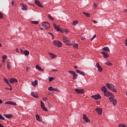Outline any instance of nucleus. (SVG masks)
<instances>
[{"label": "nucleus", "mask_w": 127, "mask_h": 127, "mask_svg": "<svg viewBox=\"0 0 127 127\" xmlns=\"http://www.w3.org/2000/svg\"><path fill=\"white\" fill-rule=\"evenodd\" d=\"M53 44H54V45H55V46H57L59 48H60L62 46V43L59 41L55 40L53 42Z\"/></svg>", "instance_id": "obj_1"}, {"label": "nucleus", "mask_w": 127, "mask_h": 127, "mask_svg": "<svg viewBox=\"0 0 127 127\" xmlns=\"http://www.w3.org/2000/svg\"><path fill=\"white\" fill-rule=\"evenodd\" d=\"M42 25L45 29H48L50 27V24L48 22H42Z\"/></svg>", "instance_id": "obj_2"}, {"label": "nucleus", "mask_w": 127, "mask_h": 127, "mask_svg": "<svg viewBox=\"0 0 127 127\" xmlns=\"http://www.w3.org/2000/svg\"><path fill=\"white\" fill-rule=\"evenodd\" d=\"M68 72L70 74H71L72 75H73V80H75V79H77V78H78V74H77V73H76L75 71H72V70H69Z\"/></svg>", "instance_id": "obj_3"}, {"label": "nucleus", "mask_w": 127, "mask_h": 127, "mask_svg": "<svg viewBox=\"0 0 127 127\" xmlns=\"http://www.w3.org/2000/svg\"><path fill=\"white\" fill-rule=\"evenodd\" d=\"M115 95L114 94H112V103L114 106H116L118 103V100L117 99H114Z\"/></svg>", "instance_id": "obj_4"}, {"label": "nucleus", "mask_w": 127, "mask_h": 127, "mask_svg": "<svg viewBox=\"0 0 127 127\" xmlns=\"http://www.w3.org/2000/svg\"><path fill=\"white\" fill-rule=\"evenodd\" d=\"M91 98L94 100H100L101 99V95L99 94H96L95 95L91 96Z\"/></svg>", "instance_id": "obj_5"}, {"label": "nucleus", "mask_w": 127, "mask_h": 127, "mask_svg": "<svg viewBox=\"0 0 127 127\" xmlns=\"http://www.w3.org/2000/svg\"><path fill=\"white\" fill-rule=\"evenodd\" d=\"M74 91L77 92V94H84L85 93V90L84 89H74Z\"/></svg>", "instance_id": "obj_6"}, {"label": "nucleus", "mask_w": 127, "mask_h": 127, "mask_svg": "<svg viewBox=\"0 0 127 127\" xmlns=\"http://www.w3.org/2000/svg\"><path fill=\"white\" fill-rule=\"evenodd\" d=\"M41 107L43 111H45V112H48V110H47V108L44 106V103H43L42 101H41Z\"/></svg>", "instance_id": "obj_7"}, {"label": "nucleus", "mask_w": 127, "mask_h": 127, "mask_svg": "<svg viewBox=\"0 0 127 127\" xmlns=\"http://www.w3.org/2000/svg\"><path fill=\"white\" fill-rule=\"evenodd\" d=\"M35 3L36 5H37L38 6H39V7H42V8L44 7V6H43L42 5V4L40 2V1L38 0H35Z\"/></svg>", "instance_id": "obj_8"}, {"label": "nucleus", "mask_w": 127, "mask_h": 127, "mask_svg": "<svg viewBox=\"0 0 127 127\" xmlns=\"http://www.w3.org/2000/svg\"><path fill=\"white\" fill-rule=\"evenodd\" d=\"M96 112L98 113V114L99 115H102V113H103V109H101L100 108H97L95 109Z\"/></svg>", "instance_id": "obj_9"}, {"label": "nucleus", "mask_w": 127, "mask_h": 127, "mask_svg": "<svg viewBox=\"0 0 127 127\" xmlns=\"http://www.w3.org/2000/svg\"><path fill=\"white\" fill-rule=\"evenodd\" d=\"M9 82L11 83V84H13V83H17L18 81L15 78H11L9 79Z\"/></svg>", "instance_id": "obj_10"}, {"label": "nucleus", "mask_w": 127, "mask_h": 127, "mask_svg": "<svg viewBox=\"0 0 127 127\" xmlns=\"http://www.w3.org/2000/svg\"><path fill=\"white\" fill-rule=\"evenodd\" d=\"M83 119L84 120V121H85L86 123H90V120L89 119V118H88V117H87V115L83 114Z\"/></svg>", "instance_id": "obj_11"}, {"label": "nucleus", "mask_w": 127, "mask_h": 127, "mask_svg": "<svg viewBox=\"0 0 127 127\" xmlns=\"http://www.w3.org/2000/svg\"><path fill=\"white\" fill-rule=\"evenodd\" d=\"M97 67L98 68V70L99 72H103V67L100 65L99 63H97L96 64Z\"/></svg>", "instance_id": "obj_12"}, {"label": "nucleus", "mask_w": 127, "mask_h": 127, "mask_svg": "<svg viewBox=\"0 0 127 127\" xmlns=\"http://www.w3.org/2000/svg\"><path fill=\"white\" fill-rule=\"evenodd\" d=\"M53 25L55 29H56V30H57V31H60V29H61L60 25H58L56 26V24H55V23H53Z\"/></svg>", "instance_id": "obj_13"}, {"label": "nucleus", "mask_w": 127, "mask_h": 127, "mask_svg": "<svg viewBox=\"0 0 127 127\" xmlns=\"http://www.w3.org/2000/svg\"><path fill=\"white\" fill-rule=\"evenodd\" d=\"M101 54H102L104 58H109V54L106 52H102Z\"/></svg>", "instance_id": "obj_14"}, {"label": "nucleus", "mask_w": 127, "mask_h": 127, "mask_svg": "<svg viewBox=\"0 0 127 127\" xmlns=\"http://www.w3.org/2000/svg\"><path fill=\"white\" fill-rule=\"evenodd\" d=\"M6 105H12V106H16V103L12 101H7L5 103Z\"/></svg>", "instance_id": "obj_15"}, {"label": "nucleus", "mask_w": 127, "mask_h": 127, "mask_svg": "<svg viewBox=\"0 0 127 127\" xmlns=\"http://www.w3.org/2000/svg\"><path fill=\"white\" fill-rule=\"evenodd\" d=\"M20 5L21 6H22V7H21L22 10H27V5H25L24 4L21 3H20Z\"/></svg>", "instance_id": "obj_16"}, {"label": "nucleus", "mask_w": 127, "mask_h": 127, "mask_svg": "<svg viewBox=\"0 0 127 127\" xmlns=\"http://www.w3.org/2000/svg\"><path fill=\"white\" fill-rule=\"evenodd\" d=\"M104 95L105 97H110V96H112V93L107 91L106 93H104Z\"/></svg>", "instance_id": "obj_17"}, {"label": "nucleus", "mask_w": 127, "mask_h": 127, "mask_svg": "<svg viewBox=\"0 0 127 127\" xmlns=\"http://www.w3.org/2000/svg\"><path fill=\"white\" fill-rule=\"evenodd\" d=\"M36 69H37V70H38L39 71H41V72H44V69H43V68H41V67H40L39 66V65L37 64L36 65Z\"/></svg>", "instance_id": "obj_18"}, {"label": "nucleus", "mask_w": 127, "mask_h": 127, "mask_svg": "<svg viewBox=\"0 0 127 127\" xmlns=\"http://www.w3.org/2000/svg\"><path fill=\"white\" fill-rule=\"evenodd\" d=\"M101 91H102V92H103V94H104L105 93H106V92H107L108 91L106 86H103L102 87Z\"/></svg>", "instance_id": "obj_19"}, {"label": "nucleus", "mask_w": 127, "mask_h": 127, "mask_svg": "<svg viewBox=\"0 0 127 127\" xmlns=\"http://www.w3.org/2000/svg\"><path fill=\"white\" fill-rule=\"evenodd\" d=\"M31 96H32V97H33V98H36V99H38V94L34 92H32L31 94Z\"/></svg>", "instance_id": "obj_20"}, {"label": "nucleus", "mask_w": 127, "mask_h": 127, "mask_svg": "<svg viewBox=\"0 0 127 127\" xmlns=\"http://www.w3.org/2000/svg\"><path fill=\"white\" fill-rule=\"evenodd\" d=\"M3 116L7 119H11L12 118V115L11 114H4Z\"/></svg>", "instance_id": "obj_21"}, {"label": "nucleus", "mask_w": 127, "mask_h": 127, "mask_svg": "<svg viewBox=\"0 0 127 127\" xmlns=\"http://www.w3.org/2000/svg\"><path fill=\"white\" fill-rule=\"evenodd\" d=\"M112 92H114V93H117V92H118L117 89L116 88V86L113 84L112 85Z\"/></svg>", "instance_id": "obj_22"}, {"label": "nucleus", "mask_w": 127, "mask_h": 127, "mask_svg": "<svg viewBox=\"0 0 127 127\" xmlns=\"http://www.w3.org/2000/svg\"><path fill=\"white\" fill-rule=\"evenodd\" d=\"M38 84V81L37 80H35L34 82H32V85L33 87H35L37 86V84Z\"/></svg>", "instance_id": "obj_23"}, {"label": "nucleus", "mask_w": 127, "mask_h": 127, "mask_svg": "<svg viewBox=\"0 0 127 127\" xmlns=\"http://www.w3.org/2000/svg\"><path fill=\"white\" fill-rule=\"evenodd\" d=\"M63 40L64 43H67V42H69V40L67 39L66 37L64 36L63 38Z\"/></svg>", "instance_id": "obj_24"}, {"label": "nucleus", "mask_w": 127, "mask_h": 127, "mask_svg": "<svg viewBox=\"0 0 127 127\" xmlns=\"http://www.w3.org/2000/svg\"><path fill=\"white\" fill-rule=\"evenodd\" d=\"M103 51H106V52H110V49L108 47L102 48Z\"/></svg>", "instance_id": "obj_25"}, {"label": "nucleus", "mask_w": 127, "mask_h": 127, "mask_svg": "<svg viewBox=\"0 0 127 127\" xmlns=\"http://www.w3.org/2000/svg\"><path fill=\"white\" fill-rule=\"evenodd\" d=\"M23 54L25 55V56H28V55H29V51L26 50L25 51H23Z\"/></svg>", "instance_id": "obj_26"}, {"label": "nucleus", "mask_w": 127, "mask_h": 127, "mask_svg": "<svg viewBox=\"0 0 127 127\" xmlns=\"http://www.w3.org/2000/svg\"><path fill=\"white\" fill-rule=\"evenodd\" d=\"M49 55H50V56H51V58L53 59V58H55V57H56V55H54V54H52L50 52L48 53Z\"/></svg>", "instance_id": "obj_27"}, {"label": "nucleus", "mask_w": 127, "mask_h": 127, "mask_svg": "<svg viewBox=\"0 0 127 127\" xmlns=\"http://www.w3.org/2000/svg\"><path fill=\"white\" fill-rule=\"evenodd\" d=\"M36 119L38 122H41V119L38 114H36Z\"/></svg>", "instance_id": "obj_28"}, {"label": "nucleus", "mask_w": 127, "mask_h": 127, "mask_svg": "<svg viewBox=\"0 0 127 127\" xmlns=\"http://www.w3.org/2000/svg\"><path fill=\"white\" fill-rule=\"evenodd\" d=\"M60 31L62 33H64L65 32H66V33L68 32V30H66V29H63L62 28L60 29Z\"/></svg>", "instance_id": "obj_29"}, {"label": "nucleus", "mask_w": 127, "mask_h": 127, "mask_svg": "<svg viewBox=\"0 0 127 127\" xmlns=\"http://www.w3.org/2000/svg\"><path fill=\"white\" fill-rule=\"evenodd\" d=\"M106 87L109 89V90H111L112 89V85L110 84L109 83H106Z\"/></svg>", "instance_id": "obj_30"}, {"label": "nucleus", "mask_w": 127, "mask_h": 127, "mask_svg": "<svg viewBox=\"0 0 127 127\" xmlns=\"http://www.w3.org/2000/svg\"><path fill=\"white\" fill-rule=\"evenodd\" d=\"M83 13L86 15V17H90V16H91V15L89 13L83 12Z\"/></svg>", "instance_id": "obj_31"}, {"label": "nucleus", "mask_w": 127, "mask_h": 127, "mask_svg": "<svg viewBox=\"0 0 127 127\" xmlns=\"http://www.w3.org/2000/svg\"><path fill=\"white\" fill-rule=\"evenodd\" d=\"M79 37L81 38V40H84V39H85V37L84 35H80Z\"/></svg>", "instance_id": "obj_32"}, {"label": "nucleus", "mask_w": 127, "mask_h": 127, "mask_svg": "<svg viewBox=\"0 0 127 127\" xmlns=\"http://www.w3.org/2000/svg\"><path fill=\"white\" fill-rule=\"evenodd\" d=\"M7 67L8 68V69H10L11 68L10 63H9V62H7Z\"/></svg>", "instance_id": "obj_33"}, {"label": "nucleus", "mask_w": 127, "mask_h": 127, "mask_svg": "<svg viewBox=\"0 0 127 127\" xmlns=\"http://www.w3.org/2000/svg\"><path fill=\"white\" fill-rule=\"evenodd\" d=\"M78 23H79V22H78V20H75L73 22L72 24L73 25L75 26L76 24H78Z\"/></svg>", "instance_id": "obj_34"}, {"label": "nucleus", "mask_w": 127, "mask_h": 127, "mask_svg": "<svg viewBox=\"0 0 127 127\" xmlns=\"http://www.w3.org/2000/svg\"><path fill=\"white\" fill-rule=\"evenodd\" d=\"M54 79H55V78H54L52 76H51L49 79V82H52V81H53V80H54Z\"/></svg>", "instance_id": "obj_35"}, {"label": "nucleus", "mask_w": 127, "mask_h": 127, "mask_svg": "<svg viewBox=\"0 0 127 127\" xmlns=\"http://www.w3.org/2000/svg\"><path fill=\"white\" fill-rule=\"evenodd\" d=\"M79 47V46L77 44H75L73 45V48H76V49H78V47Z\"/></svg>", "instance_id": "obj_36"}, {"label": "nucleus", "mask_w": 127, "mask_h": 127, "mask_svg": "<svg viewBox=\"0 0 127 127\" xmlns=\"http://www.w3.org/2000/svg\"><path fill=\"white\" fill-rule=\"evenodd\" d=\"M106 65H108V66H112V63L110 62H107L105 63Z\"/></svg>", "instance_id": "obj_37"}, {"label": "nucleus", "mask_w": 127, "mask_h": 127, "mask_svg": "<svg viewBox=\"0 0 127 127\" xmlns=\"http://www.w3.org/2000/svg\"><path fill=\"white\" fill-rule=\"evenodd\" d=\"M48 17L49 19L51 20H54V19H53V17H52V16L50 15V14L48 15Z\"/></svg>", "instance_id": "obj_38"}, {"label": "nucleus", "mask_w": 127, "mask_h": 127, "mask_svg": "<svg viewBox=\"0 0 127 127\" xmlns=\"http://www.w3.org/2000/svg\"><path fill=\"white\" fill-rule=\"evenodd\" d=\"M31 22L33 24H38L39 23L37 21H32Z\"/></svg>", "instance_id": "obj_39"}, {"label": "nucleus", "mask_w": 127, "mask_h": 127, "mask_svg": "<svg viewBox=\"0 0 127 127\" xmlns=\"http://www.w3.org/2000/svg\"><path fill=\"white\" fill-rule=\"evenodd\" d=\"M48 90L49 91H53L54 90L53 87H52V86L49 87L48 88Z\"/></svg>", "instance_id": "obj_40"}, {"label": "nucleus", "mask_w": 127, "mask_h": 127, "mask_svg": "<svg viewBox=\"0 0 127 127\" xmlns=\"http://www.w3.org/2000/svg\"><path fill=\"white\" fill-rule=\"evenodd\" d=\"M0 120H2V121L5 120L4 117L2 116L1 114H0Z\"/></svg>", "instance_id": "obj_41"}, {"label": "nucleus", "mask_w": 127, "mask_h": 127, "mask_svg": "<svg viewBox=\"0 0 127 127\" xmlns=\"http://www.w3.org/2000/svg\"><path fill=\"white\" fill-rule=\"evenodd\" d=\"M1 18H3V15L0 12V19H1Z\"/></svg>", "instance_id": "obj_42"}, {"label": "nucleus", "mask_w": 127, "mask_h": 127, "mask_svg": "<svg viewBox=\"0 0 127 127\" xmlns=\"http://www.w3.org/2000/svg\"><path fill=\"white\" fill-rule=\"evenodd\" d=\"M4 81L6 84L9 83L8 80H7V79H6V78H4Z\"/></svg>", "instance_id": "obj_43"}, {"label": "nucleus", "mask_w": 127, "mask_h": 127, "mask_svg": "<svg viewBox=\"0 0 127 127\" xmlns=\"http://www.w3.org/2000/svg\"><path fill=\"white\" fill-rule=\"evenodd\" d=\"M79 74H80L81 75H82V76H84V77H85V73H84V72L83 71H80Z\"/></svg>", "instance_id": "obj_44"}, {"label": "nucleus", "mask_w": 127, "mask_h": 127, "mask_svg": "<svg viewBox=\"0 0 127 127\" xmlns=\"http://www.w3.org/2000/svg\"><path fill=\"white\" fill-rule=\"evenodd\" d=\"M48 34H50V35L52 36L53 39H54V35H53V34H52L50 32H48Z\"/></svg>", "instance_id": "obj_45"}, {"label": "nucleus", "mask_w": 127, "mask_h": 127, "mask_svg": "<svg viewBox=\"0 0 127 127\" xmlns=\"http://www.w3.org/2000/svg\"><path fill=\"white\" fill-rule=\"evenodd\" d=\"M119 127H126V125L124 124H120Z\"/></svg>", "instance_id": "obj_46"}, {"label": "nucleus", "mask_w": 127, "mask_h": 127, "mask_svg": "<svg viewBox=\"0 0 127 127\" xmlns=\"http://www.w3.org/2000/svg\"><path fill=\"white\" fill-rule=\"evenodd\" d=\"M96 35H94L93 36L92 38L91 39L90 41H92L93 39H95V38H96Z\"/></svg>", "instance_id": "obj_47"}, {"label": "nucleus", "mask_w": 127, "mask_h": 127, "mask_svg": "<svg viewBox=\"0 0 127 127\" xmlns=\"http://www.w3.org/2000/svg\"><path fill=\"white\" fill-rule=\"evenodd\" d=\"M53 91H56V92H60V90L57 88H54Z\"/></svg>", "instance_id": "obj_48"}, {"label": "nucleus", "mask_w": 127, "mask_h": 127, "mask_svg": "<svg viewBox=\"0 0 127 127\" xmlns=\"http://www.w3.org/2000/svg\"><path fill=\"white\" fill-rule=\"evenodd\" d=\"M42 100L43 101H47L48 99L46 97H44Z\"/></svg>", "instance_id": "obj_49"}, {"label": "nucleus", "mask_w": 127, "mask_h": 127, "mask_svg": "<svg viewBox=\"0 0 127 127\" xmlns=\"http://www.w3.org/2000/svg\"><path fill=\"white\" fill-rule=\"evenodd\" d=\"M6 58H7V57L5 55H4L3 57H2V59H4V60H6Z\"/></svg>", "instance_id": "obj_50"}, {"label": "nucleus", "mask_w": 127, "mask_h": 127, "mask_svg": "<svg viewBox=\"0 0 127 127\" xmlns=\"http://www.w3.org/2000/svg\"><path fill=\"white\" fill-rule=\"evenodd\" d=\"M49 108H52V105L50 103H48Z\"/></svg>", "instance_id": "obj_51"}, {"label": "nucleus", "mask_w": 127, "mask_h": 127, "mask_svg": "<svg viewBox=\"0 0 127 127\" xmlns=\"http://www.w3.org/2000/svg\"><path fill=\"white\" fill-rule=\"evenodd\" d=\"M53 72H58V69H52Z\"/></svg>", "instance_id": "obj_52"}, {"label": "nucleus", "mask_w": 127, "mask_h": 127, "mask_svg": "<svg viewBox=\"0 0 127 127\" xmlns=\"http://www.w3.org/2000/svg\"><path fill=\"white\" fill-rule=\"evenodd\" d=\"M11 5L12 6H14V1H12Z\"/></svg>", "instance_id": "obj_53"}, {"label": "nucleus", "mask_w": 127, "mask_h": 127, "mask_svg": "<svg viewBox=\"0 0 127 127\" xmlns=\"http://www.w3.org/2000/svg\"><path fill=\"white\" fill-rule=\"evenodd\" d=\"M66 45H68V46L72 45V44L70 43H66Z\"/></svg>", "instance_id": "obj_54"}, {"label": "nucleus", "mask_w": 127, "mask_h": 127, "mask_svg": "<svg viewBox=\"0 0 127 127\" xmlns=\"http://www.w3.org/2000/svg\"><path fill=\"white\" fill-rule=\"evenodd\" d=\"M93 4L95 6V8L98 6V4H96V3H93Z\"/></svg>", "instance_id": "obj_55"}, {"label": "nucleus", "mask_w": 127, "mask_h": 127, "mask_svg": "<svg viewBox=\"0 0 127 127\" xmlns=\"http://www.w3.org/2000/svg\"><path fill=\"white\" fill-rule=\"evenodd\" d=\"M29 69H30V67H28V66H27V67H26V71H27V72H29Z\"/></svg>", "instance_id": "obj_56"}, {"label": "nucleus", "mask_w": 127, "mask_h": 127, "mask_svg": "<svg viewBox=\"0 0 127 127\" xmlns=\"http://www.w3.org/2000/svg\"><path fill=\"white\" fill-rule=\"evenodd\" d=\"M80 71H79L78 69H76V73H80Z\"/></svg>", "instance_id": "obj_57"}, {"label": "nucleus", "mask_w": 127, "mask_h": 127, "mask_svg": "<svg viewBox=\"0 0 127 127\" xmlns=\"http://www.w3.org/2000/svg\"><path fill=\"white\" fill-rule=\"evenodd\" d=\"M92 21H93V22H94V23H97V21L94 20H93Z\"/></svg>", "instance_id": "obj_58"}, {"label": "nucleus", "mask_w": 127, "mask_h": 127, "mask_svg": "<svg viewBox=\"0 0 127 127\" xmlns=\"http://www.w3.org/2000/svg\"><path fill=\"white\" fill-rule=\"evenodd\" d=\"M109 100H110V103H112V97H109Z\"/></svg>", "instance_id": "obj_59"}, {"label": "nucleus", "mask_w": 127, "mask_h": 127, "mask_svg": "<svg viewBox=\"0 0 127 127\" xmlns=\"http://www.w3.org/2000/svg\"><path fill=\"white\" fill-rule=\"evenodd\" d=\"M0 127H4V126L0 123Z\"/></svg>", "instance_id": "obj_60"}, {"label": "nucleus", "mask_w": 127, "mask_h": 127, "mask_svg": "<svg viewBox=\"0 0 127 127\" xmlns=\"http://www.w3.org/2000/svg\"><path fill=\"white\" fill-rule=\"evenodd\" d=\"M74 69H77L78 66H76V65H74Z\"/></svg>", "instance_id": "obj_61"}, {"label": "nucleus", "mask_w": 127, "mask_h": 127, "mask_svg": "<svg viewBox=\"0 0 127 127\" xmlns=\"http://www.w3.org/2000/svg\"><path fill=\"white\" fill-rule=\"evenodd\" d=\"M125 41H126V45L127 46V39H126Z\"/></svg>", "instance_id": "obj_62"}, {"label": "nucleus", "mask_w": 127, "mask_h": 127, "mask_svg": "<svg viewBox=\"0 0 127 127\" xmlns=\"http://www.w3.org/2000/svg\"><path fill=\"white\" fill-rule=\"evenodd\" d=\"M124 12H126L127 13V9L124 10Z\"/></svg>", "instance_id": "obj_63"}, {"label": "nucleus", "mask_w": 127, "mask_h": 127, "mask_svg": "<svg viewBox=\"0 0 127 127\" xmlns=\"http://www.w3.org/2000/svg\"><path fill=\"white\" fill-rule=\"evenodd\" d=\"M0 104H2V101L0 99Z\"/></svg>", "instance_id": "obj_64"}]
</instances>
